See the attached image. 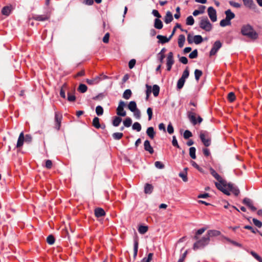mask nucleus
Listing matches in <instances>:
<instances>
[{
    "label": "nucleus",
    "mask_w": 262,
    "mask_h": 262,
    "mask_svg": "<svg viewBox=\"0 0 262 262\" xmlns=\"http://www.w3.org/2000/svg\"><path fill=\"white\" fill-rule=\"evenodd\" d=\"M251 254L259 262H262V258L254 251H251Z\"/></svg>",
    "instance_id": "3c124183"
},
{
    "label": "nucleus",
    "mask_w": 262,
    "mask_h": 262,
    "mask_svg": "<svg viewBox=\"0 0 262 262\" xmlns=\"http://www.w3.org/2000/svg\"><path fill=\"white\" fill-rule=\"evenodd\" d=\"M152 256H153V253H149L148 254L147 258H146V257L142 259V262H150L152 258Z\"/></svg>",
    "instance_id": "5fc2aeb1"
},
{
    "label": "nucleus",
    "mask_w": 262,
    "mask_h": 262,
    "mask_svg": "<svg viewBox=\"0 0 262 262\" xmlns=\"http://www.w3.org/2000/svg\"><path fill=\"white\" fill-rule=\"evenodd\" d=\"M93 125L96 128H99L101 126L99 123V119L95 117L93 120Z\"/></svg>",
    "instance_id": "f704fd0d"
},
{
    "label": "nucleus",
    "mask_w": 262,
    "mask_h": 262,
    "mask_svg": "<svg viewBox=\"0 0 262 262\" xmlns=\"http://www.w3.org/2000/svg\"><path fill=\"white\" fill-rule=\"evenodd\" d=\"M185 41V37L184 35H180L178 38V45L180 48H182Z\"/></svg>",
    "instance_id": "cd10ccee"
},
{
    "label": "nucleus",
    "mask_w": 262,
    "mask_h": 262,
    "mask_svg": "<svg viewBox=\"0 0 262 262\" xmlns=\"http://www.w3.org/2000/svg\"><path fill=\"white\" fill-rule=\"evenodd\" d=\"M200 138L203 144L207 147L211 144V138L209 134L206 131H202L200 134Z\"/></svg>",
    "instance_id": "20e7f679"
},
{
    "label": "nucleus",
    "mask_w": 262,
    "mask_h": 262,
    "mask_svg": "<svg viewBox=\"0 0 262 262\" xmlns=\"http://www.w3.org/2000/svg\"><path fill=\"white\" fill-rule=\"evenodd\" d=\"M132 128L137 132H140L141 130V125L139 122H136L133 124Z\"/></svg>",
    "instance_id": "58836bf2"
},
{
    "label": "nucleus",
    "mask_w": 262,
    "mask_h": 262,
    "mask_svg": "<svg viewBox=\"0 0 262 262\" xmlns=\"http://www.w3.org/2000/svg\"><path fill=\"white\" fill-rule=\"evenodd\" d=\"M134 113V117L137 119H140L141 118V112L140 111L139 109L136 110L135 111L133 112Z\"/></svg>",
    "instance_id": "bf43d9fd"
},
{
    "label": "nucleus",
    "mask_w": 262,
    "mask_h": 262,
    "mask_svg": "<svg viewBox=\"0 0 262 262\" xmlns=\"http://www.w3.org/2000/svg\"><path fill=\"white\" fill-rule=\"evenodd\" d=\"M235 99V96L233 92H230L228 94V99L230 102H233Z\"/></svg>",
    "instance_id": "13d9d810"
},
{
    "label": "nucleus",
    "mask_w": 262,
    "mask_h": 262,
    "mask_svg": "<svg viewBox=\"0 0 262 262\" xmlns=\"http://www.w3.org/2000/svg\"><path fill=\"white\" fill-rule=\"evenodd\" d=\"M66 86H67L66 84L64 83L61 87L60 91V95L63 98H66V93H65V91L64 90V88H66Z\"/></svg>",
    "instance_id": "4d7b16f0"
},
{
    "label": "nucleus",
    "mask_w": 262,
    "mask_h": 262,
    "mask_svg": "<svg viewBox=\"0 0 262 262\" xmlns=\"http://www.w3.org/2000/svg\"><path fill=\"white\" fill-rule=\"evenodd\" d=\"M174 60L173 58V53L170 52L168 53L166 58V65L172 66L174 64Z\"/></svg>",
    "instance_id": "ddd939ff"
},
{
    "label": "nucleus",
    "mask_w": 262,
    "mask_h": 262,
    "mask_svg": "<svg viewBox=\"0 0 262 262\" xmlns=\"http://www.w3.org/2000/svg\"><path fill=\"white\" fill-rule=\"evenodd\" d=\"M251 254L259 262H262V258L254 251H251Z\"/></svg>",
    "instance_id": "603ef678"
},
{
    "label": "nucleus",
    "mask_w": 262,
    "mask_h": 262,
    "mask_svg": "<svg viewBox=\"0 0 262 262\" xmlns=\"http://www.w3.org/2000/svg\"><path fill=\"white\" fill-rule=\"evenodd\" d=\"M128 108L131 112L135 111L136 110L138 109L136 102L134 101L129 102V104H128Z\"/></svg>",
    "instance_id": "5701e85b"
},
{
    "label": "nucleus",
    "mask_w": 262,
    "mask_h": 262,
    "mask_svg": "<svg viewBox=\"0 0 262 262\" xmlns=\"http://www.w3.org/2000/svg\"><path fill=\"white\" fill-rule=\"evenodd\" d=\"M96 113L98 116H101L103 114V109L100 105H98L96 107Z\"/></svg>",
    "instance_id": "a18cd8bd"
},
{
    "label": "nucleus",
    "mask_w": 262,
    "mask_h": 262,
    "mask_svg": "<svg viewBox=\"0 0 262 262\" xmlns=\"http://www.w3.org/2000/svg\"><path fill=\"white\" fill-rule=\"evenodd\" d=\"M155 165L158 169H163L164 167V165L160 161H156Z\"/></svg>",
    "instance_id": "0e129e2a"
},
{
    "label": "nucleus",
    "mask_w": 262,
    "mask_h": 262,
    "mask_svg": "<svg viewBox=\"0 0 262 262\" xmlns=\"http://www.w3.org/2000/svg\"><path fill=\"white\" fill-rule=\"evenodd\" d=\"M152 91L154 96L157 97L159 94L160 87L157 84L154 85L152 89Z\"/></svg>",
    "instance_id": "c756f323"
},
{
    "label": "nucleus",
    "mask_w": 262,
    "mask_h": 262,
    "mask_svg": "<svg viewBox=\"0 0 262 262\" xmlns=\"http://www.w3.org/2000/svg\"><path fill=\"white\" fill-rule=\"evenodd\" d=\"M166 51L165 48H163L161 51L158 53V59L160 61V63H162L163 62V60L165 58L164 53Z\"/></svg>",
    "instance_id": "aec40b11"
},
{
    "label": "nucleus",
    "mask_w": 262,
    "mask_h": 262,
    "mask_svg": "<svg viewBox=\"0 0 262 262\" xmlns=\"http://www.w3.org/2000/svg\"><path fill=\"white\" fill-rule=\"evenodd\" d=\"M123 136V134L122 133H115L112 135V137L115 140H120L122 138Z\"/></svg>",
    "instance_id": "37998d69"
},
{
    "label": "nucleus",
    "mask_w": 262,
    "mask_h": 262,
    "mask_svg": "<svg viewBox=\"0 0 262 262\" xmlns=\"http://www.w3.org/2000/svg\"><path fill=\"white\" fill-rule=\"evenodd\" d=\"M229 3L231 6L236 8H238L241 6V5L240 4L235 2L234 1H229Z\"/></svg>",
    "instance_id": "69168bd1"
},
{
    "label": "nucleus",
    "mask_w": 262,
    "mask_h": 262,
    "mask_svg": "<svg viewBox=\"0 0 262 262\" xmlns=\"http://www.w3.org/2000/svg\"><path fill=\"white\" fill-rule=\"evenodd\" d=\"M192 133L188 130H185L183 135L184 138L186 139L189 138L190 137H192Z\"/></svg>",
    "instance_id": "680f3d73"
},
{
    "label": "nucleus",
    "mask_w": 262,
    "mask_h": 262,
    "mask_svg": "<svg viewBox=\"0 0 262 262\" xmlns=\"http://www.w3.org/2000/svg\"><path fill=\"white\" fill-rule=\"evenodd\" d=\"M221 27H225L231 25V21L225 18L222 19L220 23Z\"/></svg>",
    "instance_id": "c9c22d12"
},
{
    "label": "nucleus",
    "mask_w": 262,
    "mask_h": 262,
    "mask_svg": "<svg viewBox=\"0 0 262 262\" xmlns=\"http://www.w3.org/2000/svg\"><path fill=\"white\" fill-rule=\"evenodd\" d=\"M88 88L84 84H80L78 88V90L81 93H85L87 91Z\"/></svg>",
    "instance_id": "8fccbe9b"
},
{
    "label": "nucleus",
    "mask_w": 262,
    "mask_h": 262,
    "mask_svg": "<svg viewBox=\"0 0 262 262\" xmlns=\"http://www.w3.org/2000/svg\"><path fill=\"white\" fill-rule=\"evenodd\" d=\"M138 249V242L137 241H135L134 244V258H136Z\"/></svg>",
    "instance_id": "a19ab883"
},
{
    "label": "nucleus",
    "mask_w": 262,
    "mask_h": 262,
    "mask_svg": "<svg viewBox=\"0 0 262 262\" xmlns=\"http://www.w3.org/2000/svg\"><path fill=\"white\" fill-rule=\"evenodd\" d=\"M198 56V51L196 49L193 50L189 55V57L191 59H194L196 58Z\"/></svg>",
    "instance_id": "6e6d98bb"
},
{
    "label": "nucleus",
    "mask_w": 262,
    "mask_h": 262,
    "mask_svg": "<svg viewBox=\"0 0 262 262\" xmlns=\"http://www.w3.org/2000/svg\"><path fill=\"white\" fill-rule=\"evenodd\" d=\"M95 214L97 217H101L105 215V211L103 209L98 208L95 210Z\"/></svg>",
    "instance_id": "412c9836"
},
{
    "label": "nucleus",
    "mask_w": 262,
    "mask_h": 262,
    "mask_svg": "<svg viewBox=\"0 0 262 262\" xmlns=\"http://www.w3.org/2000/svg\"><path fill=\"white\" fill-rule=\"evenodd\" d=\"M253 224L255 226L258 228H260L262 226V223L259 221V220L256 219H253L252 220Z\"/></svg>",
    "instance_id": "e2e57ef3"
},
{
    "label": "nucleus",
    "mask_w": 262,
    "mask_h": 262,
    "mask_svg": "<svg viewBox=\"0 0 262 262\" xmlns=\"http://www.w3.org/2000/svg\"><path fill=\"white\" fill-rule=\"evenodd\" d=\"M222 47V43L220 41L217 40L216 41L213 45V47L210 52V56H213L214 55L218 50L221 48Z\"/></svg>",
    "instance_id": "1a4fd4ad"
},
{
    "label": "nucleus",
    "mask_w": 262,
    "mask_h": 262,
    "mask_svg": "<svg viewBox=\"0 0 262 262\" xmlns=\"http://www.w3.org/2000/svg\"><path fill=\"white\" fill-rule=\"evenodd\" d=\"M200 27L206 31H210L212 29V25L207 17L202 18L200 23Z\"/></svg>",
    "instance_id": "39448f33"
},
{
    "label": "nucleus",
    "mask_w": 262,
    "mask_h": 262,
    "mask_svg": "<svg viewBox=\"0 0 262 262\" xmlns=\"http://www.w3.org/2000/svg\"><path fill=\"white\" fill-rule=\"evenodd\" d=\"M148 230V227L146 226H140L138 228V231L141 234L145 233Z\"/></svg>",
    "instance_id": "79ce46f5"
},
{
    "label": "nucleus",
    "mask_w": 262,
    "mask_h": 262,
    "mask_svg": "<svg viewBox=\"0 0 262 262\" xmlns=\"http://www.w3.org/2000/svg\"><path fill=\"white\" fill-rule=\"evenodd\" d=\"M244 5L250 9L255 7V5L253 0H243Z\"/></svg>",
    "instance_id": "dca6fc26"
},
{
    "label": "nucleus",
    "mask_w": 262,
    "mask_h": 262,
    "mask_svg": "<svg viewBox=\"0 0 262 262\" xmlns=\"http://www.w3.org/2000/svg\"><path fill=\"white\" fill-rule=\"evenodd\" d=\"M224 188L227 190L230 193L229 191H231L235 195L237 196L239 193V190L238 188L232 183H227L226 185L224 186Z\"/></svg>",
    "instance_id": "0eeeda50"
},
{
    "label": "nucleus",
    "mask_w": 262,
    "mask_h": 262,
    "mask_svg": "<svg viewBox=\"0 0 262 262\" xmlns=\"http://www.w3.org/2000/svg\"><path fill=\"white\" fill-rule=\"evenodd\" d=\"M146 134L148 135V136L151 139H154L156 133L154 130V127H149L147 128L146 130Z\"/></svg>",
    "instance_id": "a211bd4d"
},
{
    "label": "nucleus",
    "mask_w": 262,
    "mask_h": 262,
    "mask_svg": "<svg viewBox=\"0 0 262 262\" xmlns=\"http://www.w3.org/2000/svg\"><path fill=\"white\" fill-rule=\"evenodd\" d=\"M157 38L159 39V42L161 43H164L169 41V38H168L167 37L161 35H158L157 36Z\"/></svg>",
    "instance_id": "a878e982"
},
{
    "label": "nucleus",
    "mask_w": 262,
    "mask_h": 262,
    "mask_svg": "<svg viewBox=\"0 0 262 262\" xmlns=\"http://www.w3.org/2000/svg\"><path fill=\"white\" fill-rule=\"evenodd\" d=\"M251 254L259 262H262V258L254 251H251Z\"/></svg>",
    "instance_id": "864d4df0"
},
{
    "label": "nucleus",
    "mask_w": 262,
    "mask_h": 262,
    "mask_svg": "<svg viewBox=\"0 0 262 262\" xmlns=\"http://www.w3.org/2000/svg\"><path fill=\"white\" fill-rule=\"evenodd\" d=\"M47 242L49 245H53L55 242V238L52 235H49L47 238Z\"/></svg>",
    "instance_id": "09e8293b"
},
{
    "label": "nucleus",
    "mask_w": 262,
    "mask_h": 262,
    "mask_svg": "<svg viewBox=\"0 0 262 262\" xmlns=\"http://www.w3.org/2000/svg\"><path fill=\"white\" fill-rule=\"evenodd\" d=\"M62 116L60 115H58L57 113H55V120L56 122V128L57 130H59L60 127L61 121Z\"/></svg>",
    "instance_id": "2eb2a0df"
},
{
    "label": "nucleus",
    "mask_w": 262,
    "mask_h": 262,
    "mask_svg": "<svg viewBox=\"0 0 262 262\" xmlns=\"http://www.w3.org/2000/svg\"><path fill=\"white\" fill-rule=\"evenodd\" d=\"M193 37H194V36L191 35L190 33H188V34L187 35V39L188 42L189 44H191V43H193Z\"/></svg>",
    "instance_id": "338daca9"
},
{
    "label": "nucleus",
    "mask_w": 262,
    "mask_h": 262,
    "mask_svg": "<svg viewBox=\"0 0 262 262\" xmlns=\"http://www.w3.org/2000/svg\"><path fill=\"white\" fill-rule=\"evenodd\" d=\"M206 229L205 228H201L200 229H199L196 232V235L194 236V238L195 239H198V235H201L202 234H203L204 231H205Z\"/></svg>",
    "instance_id": "052dcab7"
},
{
    "label": "nucleus",
    "mask_w": 262,
    "mask_h": 262,
    "mask_svg": "<svg viewBox=\"0 0 262 262\" xmlns=\"http://www.w3.org/2000/svg\"><path fill=\"white\" fill-rule=\"evenodd\" d=\"M195 151V148L194 147H191L189 148V155L190 157L193 159H195L196 158Z\"/></svg>",
    "instance_id": "ea45409f"
},
{
    "label": "nucleus",
    "mask_w": 262,
    "mask_h": 262,
    "mask_svg": "<svg viewBox=\"0 0 262 262\" xmlns=\"http://www.w3.org/2000/svg\"><path fill=\"white\" fill-rule=\"evenodd\" d=\"M125 103L121 100L117 108V114L118 116L124 117L126 116V112L124 110V107L125 106Z\"/></svg>",
    "instance_id": "6e6552de"
},
{
    "label": "nucleus",
    "mask_w": 262,
    "mask_h": 262,
    "mask_svg": "<svg viewBox=\"0 0 262 262\" xmlns=\"http://www.w3.org/2000/svg\"><path fill=\"white\" fill-rule=\"evenodd\" d=\"M209 241L210 238L208 236L206 235L204 236L194 244L193 249L196 250L198 249L204 248L209 244Z\"/></svg>",
    "instance_id": "7ed1b4c3"
},
{
    "label": "nucleus",
    "mask_w": 262,
    "mask_h": 262,
    "mask_svg": "<svg viewBox=\"0 0 262 262\" xmlns=\"http://www.w3.org/2000/svg\"><path fill=\"white\" fill-rule=\"evenodd\" d=\"M209 170L211 175L218 181V182L215 183V185L217 188L225 194L229 195L230 193H229L227 190L224 188V186L226 185V181L223 179L212 168H210Z\"/></svg>",
    "instance_id": "f257e3e1"
},
{
    "label": "nucleus",
    "mask_w": 262,
    "mask_h": 262,
    "mask_svg": "<svg viewBox=\"0 0 262 262\" xmlns=\"http://www.w3.org/2000/svg\"><path fill=\"white\" fill-rule=\"evenodd\" d=\"M132 95V91L129 89L126 90L123 94V97L125 99H128L130 98Z\"/></svg>",
    "instance_id": "72a5a7b5"
},
{
    "label": "nucleus",
    "mask_w": 262,
    "mask_h": 262,
    "mask_svg": "<svg viewBox=\"0 0 262 262\" xmlns=\"http://www.w3.org/2000/svg\"><path fill=\"white\" fill-rule=\"evenodd\" d=\"M24 133L23 132H21L19 134V137H18V139L17 140V142L16 147H20L22 146L23 145V143H24Z\"/></svg>",
    "instance_id": "6ab92c4d"
},
{
    "label": "nucleus",
    "mask_w": 262,
    "mask_h": 262,
    "mask_svg": "<svg viewBox=\"0 0 262 262\" xmlns=\"http://www.w3.org/2000/svg\"><path fill=\"white\" fill-rule=\"evenodd\" d=\"M100 80V78L97 76L93 79L86 80V82L89 84H94L98 83Z\"/></svg>",
    "instance_id": "bb28decb"
},
{
    "label": "nucleus",
    "mask_w": 262,
    "mask_h": 262,
    "mask_svg": "<svg viewBox=\"0 0 262 262\" xmlns=\"http://www.w3.org/2000/svg\"><path fill=\"white\" fill-rule=\"evenodd\" d=\"M194 19L192 16H189L186 19V24L187 25L192 26L194 24Z\"/></svg>",
    "instance_id": "de8ad7c7"
},
{
    "label": "nucleus",
    "mask_w": 262,
    "mask_h": 262,
    "mask_svg": "<svg viewBox=\"0 0 262 262\" xmlns=\"http://www.w3.org/2000/svg\"><path fill=\"white\" fill-rule=\"evenodd\" d=\"M243 203L248 206L253 211L256 210V208L255 207L251 201V200L248 198H245L243 201Z\"/></svg>",
    "instance_id": "f8f14e48"
},
{
    "label": "nucleus",
    "mask_w": 262,
    "mask_h": 262,
    "mask_svg": "<svg viewBox=\"0 0 262 262\" xmlns=\"http://www.w3.org/2000/svg\"><path fill=\"white\" fill-rule=\"evenodd\" d=\"M207 236H208L209 237L210 236H218L220 234V232L217 230H209L207 232Z\"/></svg>",
    "instance_id": "7c9ffc66"
},
{
    "label": "nucleus",
    "mask_w": 262,
    "mask_h": 262,
    "mask_svg": "<svg viewBox=\"0 0 262 262\" xmlns=\"http://www.w3.org/2000/svg\"><path fill=\"white\" fill-rule=\"evenodd\" d=\"M173 20L172 14L170 11H167L164 18V22L168 24L171 23Z\"/></svg>",
    "instance_id": "f3484780"
},
{
    "label": "nucleus",
    "mask_w": 262,
    "mask_h": 262,
    "mask_svg": "<svg viewBox=\"0 0 262 262\" xmlns=\"http://www.w3.org/2000/svg\"><path fill=\"white\" fill-rule=\"evenodd\" d=\"M185 82V80L184 79L180 78L178 80V82H177V89L179 90L181 89L183 87Z\"/></svg>",
    "instance_id": "4c0bfd02"
},
{
    "label": "nucleus",
    "mask_w": 262,
    "mask_h": 262,
    "mask_svg": "<svg viewBox=\"0 0 262 262\" xmlns=\"http://www.w3.org/2000/svg\"><path fill=\"white\" fill-rule=\"evenodd\" d=\"M122 121V119L119 117H115L113 121V125L114 126H118Z\"/></svg>",
    "instance_id": "2f4dec72"
},
{
    "label": "nucleus",
    "mask_w": 262,
    "mask_h": 262,
    "mask_svg": "<svg viewBox=\"0 0 262 262\" xmlns=\"http://www.w3.org/2000/svg\"><path fill=\"white\" fill-rule=\"evenodd\" d=\"M144 148L146 151H148L150 154H153L154 152L153 148L150 144V142L147 140H145L144 142Z\"/></svg>",
    "instance_id": "9b49d317"
},
{
    "label": "nucleus",
    "mask_w": 262,
    "mask_h": 262,
    "mask_svg": "<svg viewBox=\"0 0 262 262\" xmlns=\"http://www.w3.org/2000/svg\"><path fill=\"white\" fill-rule=\"evenodd\" d=\"M189 75V72L188 67H187L186 69L183 71L182 75L181 78L186 80V79L188 77Z\"/></svg>",
    "instance_id": "c03bdc74"
},
{
    "label": "nucleus",
    "mask_w": 262,
    "mask_h": 262,
    "mask_svg": "<svg viewBox=\"0 0 262 262\" xmlns=\"http://www.w3.org/2000/svg\"><path fill=\"white\" fill-rule=\"evenodd\" d=\"M32 18L37 21H45L49 19V16L47 15H34Z\"/></svg>",
    "instance_id": "4468645a"
},
{
    "label": "nucleus",
    "mask_w": 262,
    "mask_h": 262,
    "mask_svg": "<svg viewBox=\"0 0 262 262\" xmlns=\"http://www.w3.org/2000/svg\"><path fill=\"white\" fill-rule=\"evenodd\" d=\"M241 33L244 36H247L251 39H255L258 37L257 33L249 24L244 25L242 27Z\"/></svg>",
    "instance_id": "f03ea898"
},
{
    "label": "nucleus",
    "mask_w": 262,
    "mask_h": 262,
    "mask_svg": "<svg viewBox=\"0 0 262 262\" xmlns=\"http://www.w3.org/2000/svg\"><path fill=\"white\" fill-rule=\"evenodd\" d=\"M153 190V186L149 184H146L144 187V192L146 194H150Z\"/></svg>",
    "instance_id": "393cba45"
},
{
    "label": "nucleus",
    "mask_w": 262,
    "mask_h": 262,
    "mask_svg": "<svg viewBox=\"0 0 262 262\" xmlns=\"http://www.w3.org/2000/svg\"><path fill=\"white\" fill-rule=\"evenodd\" d=\"M187 114L189 121L194 125H196L197 123H201L203 121L202 118L199 116H198L197 119H196L197 115L195 113L192 114V113H187Z\"/></svg>",
    "instance_id": "423d86ee"
},
{
    "label": "nucleus",
    "mask_w": 262,
    "mask_h": 262,
    "mask_svg": "<svg viewBox=\"0 0 262 262\" xmlns=\"http://www.w3.org/2000/svg\"><path fill=\"white\" fill-rule=\"evenodd\" d=\"M147 113L148 116V120H150L152 117V110L151 107H148L147 109Z\"/></svg>",
    "instance_id": "774afa93"
},
{
    "label": "nucleus",
    "mask_w": 262,
    "mask_h": 262,
    "mask_svg": "<svg viewBox=\"0 0 262 262\" xmlns=\"http://www.w3.org/2000/svg\"><path fill=\"white\" fill-rule=\"evenodd\" d=\"M225 13L226 14V18L230 21L235 17V14L230 9L226 10Z\"/></svg>",
    "instance_id": "4be33fe9"
},
{
    "label": "nucleus",
    "mask_w": 262,
    "mask_h": 262,
    "mask_svg": "<svg viewBox=\"0 0 262 262\" xmlns=\"http://www.w3.org/2000/svg\"><path fill=\"white\" fill-rule=\"evenodd\" d=\"M154 27L158 29H161L163 27V23L159 18H156L155 20Z\"/></svg>",
    "instance_id": "b1692460"
},
{
    "label": "nucleus",
    "mask_w": 262,
    "mask_h": 262,
    "mask_svg": "<svg viewBox=\"0 0 262 262\" xmlns=\"http://www.w3.org/2000/svg\"><path fill=\"white\" fill-rule=\"evenodd\" d=\"M11 12V9L8 6L4 7L2 10V13L3 15L8 16Z\"/></svg>",
    "instance_id": "473e14b6"
},
{
    "label": "nucleus",
    "mask_w": 262,
    "mask_h": 262,
    "mask_svg": "<svg viewBox=\"0 0 262 262\" xmlns=\"http://www.w3.org/2000/svg\"><path fill=\"white\" fill-rule=\"evenodd\" d=\"M208 14L209 18L212 22H215L217 20L216 10L212 7H209L208 8Z\"/></svg>",
    "instance_id": "9d476101"
},
{
    "label": "nucleus",
    "mask_w": 262,
    "mask_h": 262,
    "mask_svg": "<svg viewBox=\"0 0 262 262\" xmlns=\"http://www.w3.org/2000/svg\"><path fill=\"white\" fill-rule=\"evenodd\" d=\"M123 124L125 127H129L132 125V120L131 118H130L129 117H127L123 121Z\"/></svg>",
    "instance_id": "e433bc0d"
},
{
    "label": "nucleus",
    "mask_w": 262,
    "mask_h": 262,
    "mask_svg": "<svg viewBox=\"0 0 262 262\" xmlns=\"http://www.w3.org/2000/svg\"><path fill=\"white\" fill-rule=\"evenodd\" d=\"M202 75V72L201 70L196 69L194 71V76H195V78L196 81H198L199 80L200 78L201 77V76Z\"/></svg>",
    "instance_id": "49530a36"
},
{
    "label": "nucleus",
    "mask_w": 262,
    "mask_h": 262,
    "mask_svg": "<svg viewBox=\"0 0 262 262\" xmlns=\"http://www.w3.org/2000/svg\"><path fill=\"white\" fill-rule=\"evenodd\" d=\"M203 39L202 37L200 35H194L193 37V43L196 45L201 43L203 41Z\"/></svg>",
    "instance_id": "c85d7f7f"
}]
</instances>
